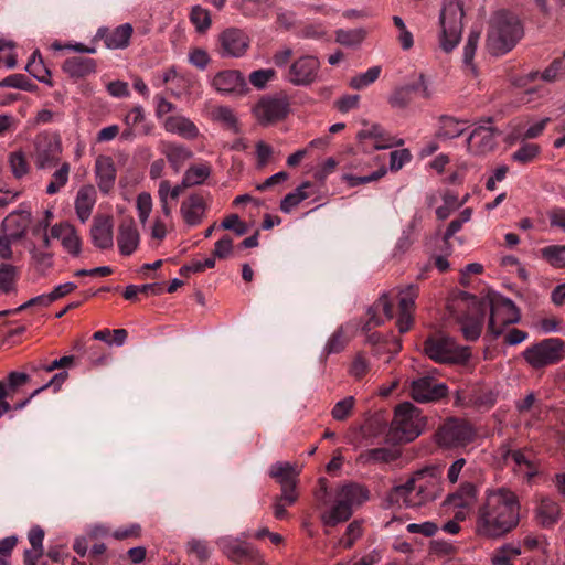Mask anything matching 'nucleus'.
<instances>
[{
  "instance_id": "cd10ccee",
  "label": "nucleus",
  "mask_w": 565,
  "mask_h": 565,
  "mask_svg": "<svg viewBox=\"0 0 565 565\" xmlns=\"http://www.w3.org/2000/svg\"><path fill=\"white\" fill-rule=\"evenodd\" d=\"M113 221L108 216L95 217L90 228L92 242L99 249H109L114 245Z\"/></svg>"
},
{
  "instance_id": "5fc2aeb1",
  "label": "nucleus",
  "mask_w": 565,
  "mask_h": 565,
  "mask_svg": "<svg viewBox=\"0 0 565 565\" xmlns=\"http://www.w3.org/2000/svg\"><path fill=\"white\" fill-rule=\"evenodd\" d=\"M190 21L199 32H205L211 26L210 12L201 6H194L190 13Z\"/></svg>"
},
{
  "instance_id": "0e129e2a",
  "label": "nucleus",
  "mask_w": 565,
  "mask_h": 565,
  "mask_svg": "<svg viewBox=\"0 0 565 565\" xmlns=\"http://www.w3.org/2000/svg\"><path fill=\"white\" fill-rule=\"evenodd\" d=\"M189 554L194 555L199 561H205L210 557V548L205 541L192 539L186 544Z\"/></svg>"
},
{
  "instance_id": "2f4dec72",
  "label": "nucleus",
  "mask_w": 565,
  "mask_h": 565,
  "mask_svg": "<svg viewBox=\"0 0 565 565\" xmlns=\"http://www.w3.org/2000/svg\"><path fill=\"white\" fill-rule=\"evenodd\" d=\"M218 545L223 553L234 562H242L250 558L253 554L250 545L233 537H222L218 541Z\"/></svg>"
},
{
  "instance_id": "6ab92c4d",
  "label": "nucleus",
  "mask_w": 565,
  "mask_h": 565,
  "mask_svg": "<svg viewBox=\"0 0 565 565\" xmlns=\"http://www.w3.org/2000/svg\"><path fill=\"white\" fill-rule=\"evenodd\" d=\"M360 141L370 140L371 146L376 150L388 149L392 147H399L404 145L402 138L390 135L379 124H365L364 127L358 132Z\"/></svg>"
},
{
  "instance_id": "423d86ee",
  "label": "nucleus",
  "mask_w": 565,
  "mask_h": 565,
  "mask_svg": "<svg viewBox=\"0 0 565 565\" xmlns=\"http://www.w3.org/2000/svg\"><path fill=\"white\" fill-rule=\"evenodd\" d=\"M426 418L419 408L409 402L399 404L394 412L391 423L392 438L398 443H409L416 439L424 430Z\"/></svg>"
},
{
  "instance_id": "6e6552de",
  "label": "nucleus",
  "mask_w": 565,
  "mask_h": 565,
  "mask_svg": "<svg viewBox=\"0 0 565 565\" xmlns=\"http://www.w3.org/2000/svg\"><path fill=\"white\" fill-rule=\"evenodd\" d=\"M63 146L61 136L53 131H42L32 140L31 157L36 169L46 170L60 163Z\"/></svg>"
},
{
  "instance_id": "a878e982",
  "label": "nucleus",
  "mask_w": 565,
  "mask_h": 565,
  "mask_svg": "<svg viewBox=\"0 0 565 565\" xmlns=\"http://www.w3.org/2000/svg\"><path fill=\"white\" fill-rule=\"evenodd\" d=\"M162 127L167 132L186 140H193L200 135L198 126L190 118L182 115L167 116L162 120Z\"/></svg>"
},
{
  "instance_id": "9d476101",
  "label": "nucleus",
  "mask_w": 565,
  "mask_h": 565,
  "mask_svg": "<svg viewBox=\"0 0 565 565\" xmlns=\"http://www.w3.org/2000/svg\"><path fill=\"white\" fill-rule=\"evenodd\" d=\"M564 342L558 338L544 339L526 348L522 355L534 370L544 369L563 360Z\"/></svg>"
},
{
  "instance_id": "dca6fc26",
  "label": "nucleus",
  "mask_w": 565,
  "mask_h": 565,
  "mask_svg": "<svg viewBox=\"0 0 565 565\" xmlns=\"http://www.w3.org/2000/svg\"><path fill=\"white\" fill-rule=\"evenodd\" d=\"M488 120V125H478L467 139V149L471 154L483 156L495 148L497 131Z\"/></svg>"
},
{
  "instance_id": "2eb2a0df",
  "label": "nucleus",
  "mask_w": 565,
  "mask_h": 565,
  "mask_svg": "<svg viewBox=\"0 0 565 565\" xmlns=\"http://www.w3.org/2000/svg\"><path fill=\"white\" fill-rule=\"evenodd\" d=\"M19 215L15 213L10 214L2 221L3 231L0 232V258L9 260L12 258V243L21 239L25 233L26 221L20 222Z\"/></svg>"
},
{
  "instance_id": "aec40b11",
  "label": "nucleus",
  "mask_w": 565,
  "mask_h": 565,
  "mask_svg": "<svg viewBox=\"0 0 565 565\" xmlns=\"http://www.w3.org/2000/svg\"><path fill=\"white\" fill-rule=\"evenodd\" d=\"M134 28L130 23L120 24L114 29L100 26L95 39L102 40L109 50H125L130 44Z\"/></svg>"
},
{
  "instance_id": "f257e3e1",
  "label": "nucleus",
  "mask_w": 565,
  "mask_h": 565,
  "mask_svg": "<svg viewBox=\"0 0 565 565\" xmlns=\"http://www.w3.org/2000/svg\"><path fill=\"white\" fill-rule=\"evenodd\" d=\"M447 308L460 324V330L468 341H476L480 337L488 309L490 316L487 332L493 339L499 338L507 326L520 320V311L514 302L495 292L489 294L484 299L462 292Z\"/></svg>"
},
{
  "instance_id": "052dcab7",
  "label": "nucleus",
  "mask_w": 565,
  "mask_h": 565,
  "mask_svg": "<svg viewBox=\"0 0 565 565\" xmlns=\"http://www.w3.org/2000/svg\"><path fill=\"white\" fill-rule=\"evenodd\" d=\"M387 170L385 167H381L376 171L372 172L369 175L358 177L353 174H345L343 178L349 183L350 186H358L360 184L369 183L372 181H376L386 174Z\"/></svg>"
},
{
  "instance_id": "f8f14e48",
  "label": "nucleus",
  "mask_w": 565,
  "mask_h": 565,
  "mask_svg": "<svg viewBox=\"0 0 565 565\" xmlns=\"http://www.w3.org/2000/svg\"><path fill=\"white\" fill-rule=\"evenodd\" d=\"M476 437V430L463 419L449 418L436 433V441L444 448L465 447Z\"/></svg>"
},
{
  "instance_id": "39448f33",
  "label": "nucleus",
  "mask_w": 565,
  "mask_h": 565,
  "mask_svg": "<svg viewBox=\"0 0 565 565\" xmlns=\"http://www.w3.org/2000/svg\"><path fill=\"white\" fill-rule=\"evenodd\" d=\"M523 36L519 18L508 11L495 12L489 25L487 49L492 55H503L511 51Z\"/></svg>"
},
{
  "instance_id": "e2e57ef3",
  "label": "nucleus",
  "mask_w": 565,
  "mask_h": 565,
  "mask_svg": "<svg viewBox=\"0 0 565 565\" xmlns=\"http://www.w3.org/2000/svg\"><path fill=\"white\" fill-rule=\"evenodd\" d=\"M412 92L408 85L397 88L390 97V104L394 108H405L411 103Z\"/></svg>"
},
{
  "instance_id": "e433bc0d",
  "label": "nucleus",
  "mask_w": 565,
  "mask_h": 565,
  "mask_svg": "<svg viewBox=\"0 0 565 565\" xmlns=\"http://www.w3.org/2000/svg\"><path fill=\"white\" fill-rule=\"evenodd\" d=\"M25 71L35 79L49 86H53L51 72L44 64L39 51H34L25 66Z\"/></svg>"
},
{
  "instance_id": "ddd939ff",
  "label": "nucleus",
  "mask_w": 565,
  "mask_h": 565,
  "mask_svg": "<svg viewBox=\"0 0 565 565\" xmlns=\"http://www.w3.org/2000/svg\"><path fill=\"white\" fill-rule=\"evenodd\" d=\"M320 61L317 56L303 54L295 58L284 73V79L298 87H307L319 78Z\"/></svg>"
},
{
  "instance_id": "7ed1b4c3",
  "label": "nucleus",
  "mask_w": 565,
  "mask_h": 565,
  "mask_svg": "<svg viewBox=\"0 0 565 565\" xmlns=\"http://www.w3.org/2000/svg\"><path fill=\"white\" fill-rule=\"evenodd\" d=\"M441 492V483L435 468L416 471L405 483L391 491V500L407 508H418L434 501Z\"/></svg>"
},
{
  "instance_id": "79ce46f5",
  "label": "nucleus",
  "mask_w": 565,
  "mask_h": 565,
  "mask_svg": "<svg viewBox=\"0 0 565 565\" xmlns=\"http://www.w3.org/2000/svg\"><path fill=\"white\" fill-rule=\"evenodd\" d=\"M550 122V118L545 117L539 121L533 122L527 128L525 125L519 122L513 129V137L515 139L526 140L534 139L541 136L546 128V125Z\"/></svg>"
},
{
  "instance_id": "13d9d810",
  "label": "nucleus",
  "mask_w": 565,
  "mask_h": 565,
  "mask_svg": "<svg viewBox=\"0 0 565 565\" xmlns=\"http://www.w3.org/2000/svg\"><path fill=\"white\" fill-rule=\"evenodd\" d=\"M370 370V362L363 353H358L349 369V374L355 380H362Z\"/></svg>"
},
{
  "instance_id": "412c9836",
  "label": "nucleus",
  "mask_w": 565,
  "mask_h": 565,
  "mask_svg": "<svg viewBox=\"0 0 565 565\" xmlns=\"http://www.w3.org/2000/svg\"><path fill=\"white\" fill-rule=\"evenodd\" d=\"M139 244L140 234L135 220L131 216L125 217L120 222L117 233V245L119 253L122 256H130L136 252Z\"/></svg>"
},
{
  "instance_id": "69168bd1",
  "label": "nucleus",
  "mask_w": 565,
  "mask_h": 565,
  "mask_svg": "<svg viewBox=\"0 0 565 565\" xmlns=\"http://www.w3.org/2000/svg\"><path fill=\"white\" fill-rule=\"evenodd\" d=\"M564 72V61L562 58H556L540 74V76L545 82H554Z\"/></svg>"
},
{
  "instance_id": "49530a36",
  "label": "nucleus",
  "mask_w": 565,
  "mask_h": 565,
  "mask_svg": "<svg viewBox=\"0 0 565 565\" xmlns=\"http://www.w3.org/2000/svg\"><path fill=\"white\" fill-rule=\"evenodd\" d=\"M381 74V66H372L366 72L353 76L349 85L353 89H363L374 83Z\"/></svg>"
},
{
  "instance_id": "bb28decb",
  "label": "nucleus",
  "mask_w": 565,
  "mask_h": 565,
  "mask_svg": "<svg viewBox=\"0 0 565 565\" xmlns=\"http://www.w3.org/2000/svg\"><path fill=\"white\" fill-rule=\"evenodd\" d=\"M159 149L175 173H179L186 161L193 157L189 147L178 142L161 141Z\"/></svg>"
},
{
  "instance_id": "4c0bfd02",
  "label": "nucleus",
  "mask_w": 565,
  "mask_h": 565,
  "mask_svg": "<svg viewBox=\"0 0 565 565\" xmlns=\"http://www.w3.org/2000/svg\"><path fill=\"white\" fill-rule=\"evenodd\" d=\"M211 172L212 168L207 162L192 164L183 174V185H201L210 178Z\"/></svg>"
},
{
  "instance_id": "5701e85b",
  "label": "nucleus",
  "mask_w": 565,
  "mask_h": 565,
  "mask_svg": "<svg viewBox=\"0 0 565 565\" xmlns=\"http://www.w3.org/2000/svg\"><path fill=\"white\" fill-rule=\"evenodd\" d=\"M213 87L222 94H244L246 82L239 71L227 70L218 72L212 81Z\"/></svg>"
},
{
  "instance_id": "c9c22d12",
  "label": "nucleus",
  "mask_w": 565,
  "mask_h": 565,
  "mask_svg": "<svg viewBox=\"0 0 565 565\" xmlns=\"http://www.w3.org/2000/svg\"><path fill=\"white\" fill-rule=\"evenodd\" d=\"M466 130V121L458 120L451 116H441L437 137L440 139H454L461 136Z\"/></svg>"
},
{
  "instance_id": "473e14b6",
  "label": "nucleus",
  "mask_w": 565,
  "mask_h": 565,
  "mask_svg": "<svg viewBox=\"0 0 565 565\" xmlns=\"http://www.w3.org/2000/svg\"><path fill=\"white\" fill-rule=\"evenodd\" d=\"M380 311L383 312L386 319L393 318V303L386 294L382 295L367 311L369 321L365 327L369 330L384 322L383 318L377 316Z\"/></svg>"
},
{
  "instance_id": "4468645a",
  "label": "nucleus",
  "mask_w": 565,
  "mask_h": 565,
  "mask_svg": "<svg viewBox=\"0 0 565 565\" xmlns=\"http://www.w3.org/2000/svg\"><path fill=\"white\" fill-rule=\"evenodd\" d=\"M477 487L471 482H463L455 492L447 495L443 505L447 510H454L457 520H466L477 502Z\"/></svg>"
},
{
  "instance_id": "c756f323",
  "label": "nucleus",
  "mask_w": 565,
  "mask_h": 565,
  "mask_svg": "<svg viewBox=\"0 0 565 565\" xmlns=\"http://www.w3.org/2000/svg\"><path fill=\"white\" fill-rule=\"evenodd\" d=\"M561 519V507L551 498H542L535 508V520L545 529L554 526Z\"/></svg>"
},
{
  "instance_id": "393cba45",
  "label": "nucleus",
  "mask_w": 565,
  "mask_h": 565,
  "mask_svg": "<svg viewBox=\"0 0 565 565\" xmlns=\"http://www.w3.org/2000/svg\"><path fill=\"white\" fill-rule=\"evenodd\" d=\"M52 238L60 239L63 248L76 257L82 250V241L77 231L70 223H58L51 228Z\"/></svg>"
},
{
  "instance_id": "c85d7f7f",
  "label": "nucleus",
  "mask_w": 565,
  "mask_h": 565,
  "mask_svg": "<svg viewBox=\"0 0 565 565\" xmlns=\"http://www.w3.org/2000/svg\"><path fill=\"white\" fill-rule=\"evenodd\" d=\"M96 68V61L90 57L74 56L66 58L62 64V71L74 81L94 74Z\"/></svg>"
},
{
  "instance_id": "09e8293b",
  "label": "nucleus",
  "mask_w": 565,
  "mask_h": 565,
  "mask_svg": "<svg viewBox=\"0 0 565 565\" xmlns=\"http://www.w3.org/2000/svg\"><path fill=\"white\" fill-rule=\"evenodd\" d=\"M354 406L355 398L353 396H347L334 404L331 409V416L334 420L343 422L352 415Z\"/></svg>"
},
{
  "instance_id": "37998d69",
  "label": "nucleus",
  "mask_w": 565,
  "mask_h": 565,
  "mask_svg": "<svg viewBox=\"0 0 565 565\" xmlns=\"http://www.w3.org/2000/svg\"><path fill=\"white\" fill-rule=\"evenodd\" d=\"M540 255L550 266L565 269V245H548L540 249Z\"/></svg>"
},
{
  "instance_id": "338daca9",
  "label": "nucleus",
  "mask_w": 565,
  "mask_h": 565,
  "mask_svg": "<svg viewBox=\"0 0 565 565\" xmlns=\"http://www.w3.org/2000/svg\"><path fill=\"white\" fill-rule=\"evenodd\" d=\"M214 118L223 124H225L228 128L236 129L237 118L234 111L226 106H220L214 110Z\"/></svg>"
},
{
  "instance_id": "ea45409f",
  "label": "nucleus",
  "mask_w": 565,
  "mask_h": 565,
  "mask_svg": "<svg viewBox=\"0 0 565 565\" xmlns=\"http://www.w3.org/2000/svg\"><path fill=\"white\" fill-rule=\"evenodd\" d=\"M298 475L299 471L289 462L278 461L269 469V476L276 479L279 484L296 482Z\"/></svg>"
},
{
  "instance_id": "f03ea898",
  "label": "nucleus",
  "mask_w": 565,
  "mask_h": 565,
  "mask_svg": "<svg viewBox=\"0 0 565 565\" xmlns=\"http://www.w3.org/2000/svg\"><path fill=\"white\" fill-rule=\"evenodd\" d=\"M521 502L519 495L507 487L484 491L476 513V533L483 539L503 537L520 523Z\"/></svg>"
},
{
  "instance_id": "3c124183",
  "label": "nucleus",
  "mask_w": 565,
  "mask_h": 565,
  "mask_svg": "<svg viewBox=\"0 0 565 565\" xmlns=\"http://www.w3.org/2000/svg\"><path fill=\"white\" fill-rule=\"evenodd\" d=\"M152 198L148 192H141L138 194L136 200V209L138 213V218L141 225H146L149 220V216L152 212Z\"/></svg>"
},
{
  "instance_id": "774afa93",
  "label": "nucleus",
  "mask_w": 565,
  "mask_h": 565,
  "mask_svg": "<svg viewBox=\"0 0 565 565\" xmlns=\"http://www.w3.org/2000/svg\"><path fill=\"white\" fill-rule=\"evenodd\" d=\"M221 226L224 230H231L235 232L236 235L242 236L247 233V225L246 223L242 222L236 214H231L230 216L225 217Z\"/></svg>"
},
{
  "instance_id": "8fccbe9b",
  "label": "nucleus",
  "mask_w": 565,
  "mask_h": 565,
  "mask_svg": "<svg viewBox=\"0 0 565 565\" xmlns=\"http://www.w3.org/2000/svg\"><path fill=\"white\" fill-rule=\"evenodd\" d=\"M362 522L359 520H354L347 526L345 533L339 540L338 545L345 550H349L353 546L355 541L362 536Z\"/></svg>"
},
{
  "instance_id": "58836bf2",
  "label": "nucleus",
  "mask_w": 565,
  "mask_h": 565,
  "mask_svg": "<svg viewBox=\"0 0 565 565\" xmlns=\"http://www.w3.org/2000/svg\"><path fill=\"white\" fill-rule=\"evenodd\" d=\"M347 329L348 326H341L330 335L323 348V355L337 354L344 350L350 340Z\"/></svg>"
},
{
  "instance_id": "c03bdc74",
  "label": "nucleus",
  "mask_w": 565,
  "mask_h": 565,
  "mask_svg": "<svg viewBox=\"0 0 565 565\" xmlns=\"http://www.w3.org/2000/svg\"><path fill=\"white\" fill-rule=\"evenodd\" d=\"M366 34L367 32L363 28L339 29L335 31V41L344 46H356L364 41Z\"/></svg>"
},
{
  "instance_id": "1a4fd4ad",
  "label": "nucleus",
  "mask_w": 565,
  "mask_h": 565,
  "mask_svg": "<svg viewBox=\"0 0 565 565\" xmlns=\"http://www.w3.org/2000/svg\"><path fill=\"white\" fill-rule=\"evenodd\" d=\"M424 352L437 363H460L470 356L468 348L459 347L447 335L436 334L424 342Z\"/></svg>"
},
{
  "instance_id": "4be33fe9",
  "label": "nucleus",
  "mask_w": 565,
  "mask_h": 565,
  "mask_svg": "<svg viewBox=\"0 0 565 565\" xmlns=\"http://www.w3.org/2000/svg\"><path fill=\"white\" fill-rule=\"evenodd\" d=\"M207 210V202L200 193H192L182 201L180 214L188 226H198L202 223Z\"/></svg>"
},
{
  "instance_id": "20e7f679",
  "label": "nucleus",
  "mask_w": 565,
  "mask_h": 565,
  "mask_svg": "<svg viewBox=\"0 0 565 565\" xmlns=\"http://www.w3.org/2000/svg\"><path fill=\"white\" fill-rule=\"evenodd\" d=\"M370 499L369 489L358 482H347L339 486L334 492L330 507L321 515V523L327 527H334L347 522L354 509L361 507Z\"/></svg>"
},
{
  "instance_id": "603ef678",
  "label": "nucleus",
  "mask_w": 565,
  "mask_h": 565,
  "mask_svg": "<svg viewBox=\"0 0 565 565\" xmlns=\"http://www.w3.org/2000/svg\"><path fill=\"white\" fill-rule=\"evenodd\" d=\"M471 216H472V209L471 207L463 209L460 212L459 216L449 223L447 230L444 233V237H443L444 242L447 244L449 242V239L462 228L463 224L471 220Z\"/></svg>"
},
{
  "instance_id": "9b49d317",
  "label": "nucleus",
  "mask_w": 565,
  "mask_h": 565,
  "mask_svg": "<svg viewBox=\"0 0 565 565\" xmlns=\"http://www.w3.org/2000/svg\"><path fill=\"white\" fill-rule=\"evenodd\" d=\"M290 111V98L284 93L263 96L253 107V114L262 125L284 120Z\"/></svg>"
},
{
  "instance_id": "de8ad7c7",
  "label": "nucleus",
  "mask_w": 565,
  "mask_h": 565,
  "mask_svg": "<svg viewBox=\"0 0 565 565\" xmlns=\"http://www.w3.org/2000/svg\"><path fill=\"white\" fill-rule=\"evenodd\" d=\"M418 286L408 285L404 289L399 290L398 294V307L399 311L413 312L415 307V300L418 297Z\"/></svg>"
},
{
  "instance_id": "680f3d73",
  "label": "nucleus",
  "mask_w": 565,
  "mask_h": 565,
  "mask_svg": "<svg viewBox=\"0 0 565 565\" xmlns=\"http://www.w3.org/2000/svg\"><path fill=\"white\" fill-rule=\"evenodd\" d=\"M411 160L412 153L408 149L394 150L390 153V170L396 172Z\"/></svg>"
},
{
  "instance_id": "4d7b16f0",
  "label": "nucleus",
  "mask_w": 565,
  "mask_h": 565,
  "mask_svg": "<svg viewBox=\"0 0 565 565\" xmlns=\"http://www.w3.org/2000/svg\"><path fill=\"white\" fill-rule=\"evenodd\" d=\"M276 77V71L274 68H262L256 70L249 74L250 84L257 89L266 87L267 83Z\"/></svg>"
},
{
  "instance_id": "72a5a7b5",
  "label": "nucleus",
  "mask_w": 565,
  "mask_h": 565,
  "mask_svg": "<svg viewBox=\"0 0 565 565\" xmlns=\"http://www.w3.org/2000/svg\"><path fill=\"white\" fill-rule=\"evenodd\" d=\"M521 555V543L511 542L495 548L491 554L492 565H515Z\"/></svg>"
},
{
  "instance_id": "bf43d9fd",
  "label": "nucleus",
  "mask_w": 565,
  "mask_h": 565,
  "mask_svg": "<svg viewBox=\"0 0 565 565\" xmlns=\"http://www.w3.org/2000/svg\"><path fill=\"white\" fill-rule=\"evenodd\" d=\"M480 40V31H470L467 42L463 46V63L467 66L472 65V61L477 51V46Z\"/></svg>"
},
{
  "instance_id": "f3484780",
  "label": "nucleus",
  "mask_w": 565,
  "mask_h": 565,
  "mask_svg": "<svg viewBox=\"0 0 565 565\" xmlns=\"http://www.w3.org/2000/svg\"><path fill=\"white\" fill-rule=\"evenodd\" d=\"M223 57H241L249 47V38L241 29L228 28L218 38Z\"/></svg>"
},
{
  "instance_id": "f704fd0d",
  "label": "nucleus",
  "mask_w": 565,
  "mask_h": 565,
  "mask_svg": "<svg viewBox=\"0 0 565 565\" xmlns=\"http://www.w3.org/2000/svg\"><path fill=\"white\" fill-rule=\"evenodd\" d=\"M19 268L9 263L0 265V295H10L18 291Z\"/></svg>"
},
{
  "instance_id": "7c9ffc66",
  "label": "nucleus",
  "mask_w": 565,
  "mask_h": 565,
  "mask_svg": "<svg viewBox=\"0 0 565 565\" xmlns=\"http://www.w3.org/2000/svg\"><path fill=\"white\" fill-rule=\"evenodd\" d=\"M97 199L93 185H83L75 198V212L82 223H85L92 215Z\"/></svg>"
},
{
  "instance_id": "a211bd4d",
  "label": "nucleus",
  "mask_w": 565,
  "mask_h": 565,
  "mask_svg": "<svg viewBox=\"0 0 565 565\" xmlns=\"http://www.w3.org/2000/svg\"><path fill=\"white\" fill-rule=\"evenodd\" d=\"M448 388L443 383H435L429 376L414 380L411 384V396L418 403L438 401L447 395Z\"/></svg>"
},
{
  "instance_id": "a18cd8bd",
  "label": "nucleus",
  "mask_w": 565,
  "mask_h": 565,
  "mask_svg": "<svg viewBox=\"0 0 565 565\" xmlns=\"http://www.w3.org/2000/svg\"><path fill=\"white\" fill-rule=\"evenodd\" d=\"M71 166L68 162L60 164L58 169L52 174V179L46 185V194L54 195L60 192L68 182Z\"/></svg>"
},
{
  "instance_id": "b1692460",
  "label": "nucleus",
  "mask_w": 565,
  "mask_h": 565,
  "mask_svg": "<svg viewBox=\"0 0 565 565\" xmlns=\"http://www.w3.org/2000/svg\"><path fill=\"white\" fill-rule=\"evenodd\" d=\"M95 177L99 191L108 194L115 185L117 170L115 162L109 156H98L95 160Z\"/></svg>"
},
{
  "instance_id": "6e6d98bb",
  "label": "nucleus",
  "mask_w": 565,
  "mask_h": 565,
  "mask_svg": "<svg viewBox=\"0 0 565 565\" xmlns=\"http://www.w3.org/2000/svg\"><path fill=\"white\" fill-rule=\"evenodd\" d=\"M540 153V147L535 143H524L513 154L512 159L522 164L533 161Z\"/></svg>"
},
{
  "instance_id": "0eeeda50",
  "label": "nucleus",
  "mask_w": 565,
  "mask_h": 565,
  "mask_svg": "<svg viewBox=\"0 0 565 565\" xmlns=\"http://www.w3.org/2000/svg\"><path fill=\"white\" fill-rule=\"evenodd\" d=\"M463 15V6L460 0H444L439 14L441 28L439 43L447 53L451 52L461 39Z\"/></svg>"
},
{
  "instance_id": "a19ab883",
  "label": "nucleus",
  "mask_w": 565,
  "mask_h": 565,
  "mask_svg": "<svg viewBox=\"0 0 565 565\" xmlns=\"http://www.w3.org/2000/svg\"><path fill=\"white\" fill-rule=\"evenodd\" d=\"M8 163L12 175L18 180L24 178L30 172V164L22 149L10 152Z\"/></svg>"
},
{
  "instance_id": "864d4df0",
  "label": "nucleus",
  "mask_w": 565,
  "mask_h": 565,
  "mask_svg": "<svg viewBox=\"0 0 565 565\" xmlns=\"http://www.w3.org/2000/svg\"><path fill=\"white\" fill-rule=\"evenodd\" d=\"M30 254L34 266L39 271L44 273L52 267L53 255L49 250H44L41 247L34 246L30 250Z\"/></svg>"
}]
</instances>
